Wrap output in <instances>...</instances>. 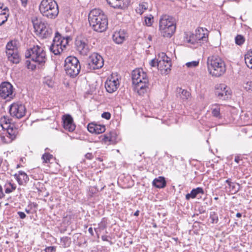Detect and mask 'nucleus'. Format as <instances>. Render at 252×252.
I'll return each mask as SVG.
<instances>
[{
    "mask_svg": "<svg viewBox=\"0 0 252 252\" xmlns=\"http://www.w3.org/2000/svg\"><path fill=\"white\" fill-rule=\"evenodd\" d=\"M90 26L95 32H101L106 30L108 19L102 10L94 9L91 11L88 17Z\"/></svg>",
    "mask_w": 252,
    "mask_h": 252,
    "instance_id": "obj_1",
    "label": "nucleus"
},
{
    "mask_svg": "<svg viewBox=\"0 0 252 252\" xmlns=\"http://www.w3.org/2000/svg\"><path fill=\"white\" fill-rule=\"evenodd\" d=\"M207 65L209 73L212 76L220 77L226 71L224 62L218 56L213 55L208 57Z\"/></svg>",
    "mask_w": 252,
    "mask_h": 252,
    "instance_id": "obj_2",
    "label": "nucleus"
},
{
    "mask_svg": "<svg viewBox=\"0 0 252 252\" xmlns=\"http://www.w3.org/2000/svg\"><path fill=\"white\" fill-rule=\"evenodd\" d=\"M176 21L172 16L168 15L161 16L159 22V31L161 36L171 37L176 29Z\"/></svg>",
    "mask_w": 252,
    "mask_h": 252,
    "instance_id": "obj_3",
    "label": "nucleus"
},
{
    "mask_svg": "<svg viewBox=\"0 0 252 252\" xmlns=\"http://www.w3.org/2000/svg\"><path fill=\"white\" fill-rule=\"evenodd\" d=\"M132 80L139 94H142L147 91L148 88L149 80L146 73L142 69L138 68L133 70Z\"/></svg>",
    "mask_w": 252,
    "mask_h": 252,
    "instance_id": "obj_4",
    "label": "nucleus"
},
{
    "mask_svg": "<svg viewBox=\"0 0 252 252\" xmlns=\"http://www.w3.org/2000/svg\"><path fill=\"white\" fill-rule=\"evenodd\" d=\"M40 13L44 17L55 19L59 14V8L55 0H42L39 6Z\"/></svg>",
    "mask_w": 252,
    "mask_h": 252,
    "instance_id": "obj_5",
    "label": "nucleus"
},
{
    "mask_svg": "<svg viewBox=\"0 0 252 252\" xmlns=\"http://www.w3.org/2000/svg\"><path fill=\"white\" fill-rule=\"evenodd\" d=\"M26 58H30L33 62L41 66L45 63L47 58L46 53L43 47L33 46L28 49L25 53Z\"/></svg>",
    "mask_w": 252,
    "mask_h": 252,
    "instance_id": "obj_6",
    "label": "nucleus"
},
{
    "mask_svg": "<svg viewBox=\"0 0 252 252\" xmlns=\"http://www.w3.org/2000/svg\"><path fill=\"white\" fill-rule=\"evenodd\" d=\"M64 62V69L66 73L71 77H76L79 73L81 69V65L77 58L69 56L65 59Z\"/></svg>",
    "mask_w": 252,
    "mask_h": 252,
    "instance_id": "obj_7",
    "label": "nucleus"
},
{
    "mask_svg": "<svg viewBox=\"0 0 252 252\" xmlns=\"http://www.w3.org/2000/svg\"><path fill=\"white\" fill-rule=\"evenodd\" d=\"M68 38L69 37H67L66 39L62 38L61 34L58 32H56L53 43L50 47V51L56 55L60 54L63 51V49L65 48L66 45L67 44Z\"/></svg>",
    "mask_w": 252,
    "mask_h": 252,
    "instance_id": "obj_8",
    "label": "nucleus"
},
{
    "mask_svg": "<svg viewBox=\"0 0 252 252\" xmlns=\"http://www.w3.org/2000/svg\"><path fill=\"white\" fill-rule=\"evenodd\" d=\"M104 65V60L101 56L94 53L90 56L85 64L88 71L101 68Z\"/></svg>",
    "mask_w": 252,
    "mask_h": 252,
    "instance_id": "obj_9",
    "label": "nucleus"
},
{
    "mask_svg": "<svg viewBox=\"0 0 252 252\" xmlns=\"http://www.w3.org/2000/svg\"><path fill=\"white\" fill-rule=\"evenodd\" d=\"M34 28L43 38H47L52 34L53 31L49 25L44 22L40 21L34 24Z\"/></svg>",
    "mask_w": 252,
    "mask_h": 252,
    "instance_id": "obj_10",
    "label": "nucleus"
},
{
    "mask_svg": "<svg viewBox=\"0 0 252 252\" xmlns=\"http://www.w3.org/2000/svg\"><path fill=\"white\" fill-rule=\"evenodd\" d=\"M76 50L82 55H87L90 50V45H89L87 38L83 37H77L75 40Z\"/></svg>",
    "mask_w": 252,
    "mask_h": 252,
    "instance_id": "obj_11",
    "label": "nucleus"
},
{
    "mask_svg": "<svg viewBox=\"0 0 252 252\" xmlns=\"http://www.w3.org/2000/svg\"><path fill=\"white\" fill-rule=\"evenodd\" d=\"M26 109L22 103L20 102L13 103L10 105L9 112L12 117L20 119L25 115Z\"/></svg>",
    "mask_w": 252,
    "mask_h": 252,
    "instance_id": "obj_12",
    "label": "nucleus"
},
{
    "mask_svg": "<svg viewBox=\"0 0 252 252\" xmlns=\"http://www.w3.org/2000/svg\"><path fill=\"white\" fill-rule=\"evenodd\" d=\"M158 69L164 71V73H168L171 70V63L170 59L164 53H161L159 55Z\"/></svg>",
    "mask_w": 252,
    "mask_h": 252,
    "instance_id": "obj_13",
    "label": "nucleus"
},
{
    "mask_svg": "<svg viewBox=\"0 0 252 252\" xmlns=\"http://www.w3.org/2000/svg\"><path fill=\"white\" fill-rule=\"evenodd\" d=\"M208 31L203 28H200L195 31V34L192 35V38H195L194 41L193 39H191V37L188 40L189 43L194 44L195 41L199 42L201 43V41L203 42L204 41H207L208 39Z\"/></svg>",
    "mask_w": 252,
    "mask_h": 252,
    "instance_id": "obj_14",
    "label": "nucleus"
},
{
    "mask_svg": "<svg viewBox=\"0 0 252 252\" xmlns=\"http://www.w3.org/2000/svg\"><path fill=\"white\" fill-rule=\"evenodd\" d=\"M13 87L9 82H4L0 85V96L4 99L12 98Z\"/></svg>",
    "mask_w": 252,
    "mask_h": 252,
    "instance_id": "obj_15",
    "label": "nucleus"
},
{
    "mask_svg": "<svg viewBox=\"0 0 252 252\" xmlns=\"http://www.w3.org/2000/svg\"><path fill=\"white\" fill-rule=\"evenodd\" d=\"M215 94L219 99L225 100L231 94V90L225 84H221L216 87Z\"/></svg>",
    "mask_w": 252,
    "mask_h": 252,
    "instance_id": "obj_16",
    "label": "nucleus"
},
{
    "mask_svg": "<svg viewBox=\"0 0 252 252\" xmlns=\"http://www.w3.org/2000/svg\"><path fill=\"white\" fill-rule=\"evenodd\" d=\"M119 85L118 77L114 76L112 74L111 77L105 82V87L107 92L113 93L118 89Z\"/></svg>",
    "mask_w": 252,
    "mask_h": 252,
    "instance_id": "obj_17",
    "label": "nucleus"
},
{
    "mask_svg": "<svg viewBox=\"0 0 252 252\" xmlns=\"http://www.w3.org/2000/svg\"><path fill=\"white\" fill-rule=\"evenodd\" d=\"M62 120L63 127L65 130L69 132H72L74 130L76 126L73 123V120L71 115L69 114L63 115Z\"/></svg>",
    "mask_w": 252,
    "mask_h": 252,
    "instance_id": "obj_18",
    "label": "nucleus"
},
{
    "mask_svg": "<svg viewBox=\"0 0 252 252\" xmlns=\"http://www.w3.org/2000/svg\"><path fill=\"white\" fill-rule=\"evenodd\" d=\"M107 2L114 8L123 9L128 4L127 0H106Z\"/></svg>",
    "mask_w": 252,
    "mask_h": 252,
    "instance_id": "obj_19",
    "label": "nucleus"
},
{
    "mask_svg": "<svg viewBox=\"0 0 252 252\" xmlns=\"http://www.w3.org/2000/svg\"><path fill=\"white\" fill-rule=\"evenodd\" d=\"M88 130L93 133L100 134L105 131V127L103 125L92 123L88 125Z\"/></svg>",
    "mask_w": 252,
    "mask_h": 252,
    "instance_id": "obj_20",
    "label": "nucleus"
},
{
    "mask_svg": "<svg viewBox=\"0 0 252 252\" xmlns=\"http://www.w3.org/2000/svg\"><path fill=\"white\" fill-rule=\"evenodd\" d=\"M5 128L7 130V137L10 139L9 142L15 139L18 133V129L15 127L14 125L10 124Z\"/></svg>",
    "mask_w": 252,
    "mask_h": 252,
    "instance_id": "obj_21",
    "label": "nucleus"
},
{
    "mask_svg": "<svg viewBox=\"0 0 252 252\" xmlns=\"http://www.w3.org/2000/svg\"><path fill=\"white\" fill-rule=\"evenodd\" d=\"M101 136L103 142L106 144H114L116 142L117 135L115 131H110Z\"/></svg>",
    "mask_w": 252,
    "mask_h": 252,
    "instance_id": "obj_22",
    "label": "nucleus"
},
{
    "mask_svg": "<svg viewBox=\"0 0 252 252\" xmlns=\"http://www.w3.org/2000/svg\"><path fill=\"white\" fill-rule=\"evenodd\" d=\"M14 176L17 181L18 184L20 185L27 183L29 180V177L27 174L22 171H19L18 173L15 174Z\"/></svg>",
    "mask_w": 252,
    "mask_h": 252,
    "instance_id": "obj_23",
    "label": "nucleus"
},
{
    "mask_svg": "<svg viewBox=\"0 0 252 252\" xmlns=\"http://www.w3.org/2000/svg\"><path fill=\"white\" fill-rule=\"evenodd\" d=\"M153 185L157 188H164L166 185V182L163 177L159 176L153 180Z\"/></svg>",
    "mask_w": 252,
    "mask_h": 252,
    "instance_id": "obj_24",
    "label": "nucleus"
},
{
    "mask_svg": "<svg viewBox=\"0 0 252 252\" xmlns=\"http://www.w3.org/2000/svg\"><path fill=\"white\" fill-rule=\"evenodd\" d=\"M7 58L9 61L13 63H18L20 61V56L17 52V51L15 52H12L10 53L9 52L6 54Z\"/></svg>",
    "mask_w": 252,
    "mask_h": 252,
    "instance_id": "obj_25",
    "label": "nucleus"
},
{
    "mask_svg": "<svg viewBox=\"0 0 252 252\" xmlns=\"http://www.w3.org/2000/svg\"><path fill=\"white\" fill-rule=\"evenodd\" d=\"M199 194H204V191L202 188L198 187L196 189H192L190 193H188L186 195V199L189 200L190 198H194L197 197Z\"/></svg>",
    "mask_w": 252,
    "mask_h": 252,
    "instance_id": "obj_26",
    "label": "nucleus"
},
{
    "mask_svg": "<svg viewBox=\"0 0 252 252\" xmlns=\"http://www.w3.org/2000/svg\"><path fill=\"white\" fill-rule=\"evenodd\" d=\"M125 39L124 31L116 32L113 35V40L117 44L122 43Z\"/></svg>",
    "mask_w": 252,
    "mask_h": 252,
    "instance_id": "obj_27",
    "label": "nucleus"
},
{
    "mask_svg": "<svg viewBox=\"0 0 252 252\" xmlns=\"http://www.w3.org/2000/svg\"><path fill=\"white\" fill-rule=\"evenodd\" d=\"M211 113L213 117H216L219 119L221 118V116L220 113V106L219 104H213L211 106Z\"/></svg>",
    "mask_w": 252,
    "mask_h": 252,
    "instance_id": "obj_28",
    "label": "nucleus"
},
{
    "mask_svg": "<svg viewBox=\"0 0 252 252\" xmlns=\"http://www.w3.org/2000/svg\"><path fill=\"white\" fill-rule=\"evenodd\" d=\"M176 91L179 94L180 98L184 100H187L190 97V93L186 90L182 89L181 88H177Z\"/></svg>",
    "mask_w": 252,
    "mask_h": 252,
    "instance_id": "obj_29",
    "label": "nucleus"
},
{
    "mask_svg": "<svg viewBox=\"0 0 252 252\" xmlns=\"http://www.w3.org/2000/svg\"><path fill=\"white\" fill-rule=\"evenodd\" d=\"M6 54H7L9 52L12 53V52H15L17 51V49L16 47L15 43L13 44V41H9L7 43L6 46Z\"/></svg>",
    "mask_w": 252,
    "mask_h": 252,
    "instance_id": "obj_30",
    "label": "nucleus"
},
{
    "mask_svg": "<svg viewBox=\"0 0 252 252\" xmlns=\"http://www.w3.org/2000/svg\"><path fill=\"white\" fill-rule=\"evenodd\" d=\"M43 83L49 88H53L54 85V82L53 80V78L50 76L45 77L44 79Z\"/></svg>",
    "mask_w": 252,
    "mask_h": 252,
    "instance_id": "obj_31",
    "label": "nucleus"
},
{
    "mask_svg": "<svg viewBox=\"0 0 252 252\" xmlns=\"http://www.w3.org/2000/svg\"><path fill=\"white\" fill-rule=\"evenodd\" d=\"M53 156L48 153H45L43 154L41 158L43 163H50L51 159H53Z\"/></svg>",
    "mask_w": 252,
    "mask_h": 252,
    "instance_id": "obj_32",
    "label": "nucleus"
},
{
    "mask_svg": "<svg viewBox=\"0 0 252 252\" xmlns=\"http://www.w3.org/2000/svg\"><path fill=\"white\" fill-rule=\"evenodd\" d=\"M147 8L148 3L146 2H142L139 4V7L136 9V11L140 14H142Z\"/></svg>",
    "mask_w": 252,
    "mask_h": 252,
    "instance_id": "obj_33",
    "label": "nucleus"
},
{
    "mask_svg": "<svg viewBox=\"0 0 252 252\" xmlns=\"http://www.w3.org/2000/svg\"><path fill=\"white\" fill-rule=\"evenodd\" d=\"M10 120L6 117L1 118L0 120V124L3 128H5L9 125L11 124L10 122Z\"/></svg>",
    "mask_w": 252,
    "mask_h": 252,
    "instance_id": "obj_34",
    "label": "nucleus"
},
{
    "mask_svg": "<svg viewBox=\"0 0 252 252\" xmlns=\"http://www.w3.org/2000/svg\"><path fill=\"white\" fill-rule=\"evenodd\" d=\"M7 185H8L9 187H7L5 189V192L6 193H10L12 192L13 191L15 190L16 188V185L10 182L8 183Z\"/></svg>",
    "mask_w": 252,
    "mask_h": 252,
    "instance_id": "obj_35",
    "label": "nucleus"
},
{
    "mask_svg": "<svg viewBox=\"0 0 252 252\" xmlns=\"http://www.w3.org/2000/svg\"><path fill=\"white\" fill-rule=\"evenodd\" d=\"M235 40L236 44L239 45L243 44L245 41L244 37L241 35H237Z\"/></svg>",
    "mask_w": 252,
    "mask_h": 252,
    "instance_id": "obj_36",
    "label": "nucleus"
},
{
    "mask_svg": "<svg viewBox=\"0 0 252 252\" xmlns=\"http://www.w3.org/2000/svg\"><path fill=\"white\" fill-rule=\"evenodd\" d=\"M210 218L211 220L212 223H217L219 219L218 215L215 212H212L210 214Z\"/></svg>",
    "mask_w": 252,
    "mask_h": 252,
    "instance_id": "obj_37",
    "label": "nucleus"
},
{
    "mask_svg": "<svg viewBox=\"0 0 252 252\" xmlns=\"http://www.w3.org/2000/svg\"><path fill=\"white\" fill-rule=\"evenodd\" d=\"M3 4H2L1 5V6H0V9H2V11L0 13V17H1V16H3V15H4V16L8 15L9 16V14L8 13V12L9 11L8 8L7 7H5L3 8Z\"/></svg>",
    "mask_w": 252,
    "mask_h": 252,
    "instance_id": "obj_38",
    "label": "nucleus"
},
{
    "mask_svg": "<svg viewBox=\"0 0 252 252\" xmlns=\"http://www.w3.org/2000/svg\"><path fill=\"white\" fill-rule=\"evenodd\" d=\"M246 90L250 93H252V81L247 82L244 86Z\"/></svg>",
    "mask_w": 252,
    "mask_h": 252,
    "instance_id": "obj_39",
    "label": "nucleus"
},
{
    "mask_svg": "<svg viewBox=\"0 0 252 252\" xmlns=\"http://www.w3.org/2000/svg\"><path fill=\"white\" fill-rule=\"evenodd\" d=\"M199 64V61H192V62H188L187 63H186V65L188 67H196Z\"/></svg>",
    "mask_w": 252,
    "mask_h": 252,
    "instance_id": "obj_40",
    "label": "nucleus"
},
{
    "mask_svg": "<svg viewBox=\"0 0 252 252\" xmlns=\"http://www.w3.org/2000/svg\"><path fill=\"white\" fill-rule=\"evenodd\" d=\"M245 61L247 66L252 69V59H249V57H245Z\"/></svg>",
    "mask_w": 252,
    "mask_h": 252,
    "instance_id": "obj_41",
    "label": "nucleus"
},
{
    "mask_svg": "<svg viewBox=\"0 0 252 252\" xmlns=\"http://www.w3.org/2000/svg\"><path fill=\"white\" fill-rule=\"evenodd\" d=\"M153 19V17H147L145 18V22L146 25L147 26H150L152 25Z\"/></svg>",
    "mask_w": 252,
    "mask_h": 252,
    "instance_id": "obj_42",
    "label": "nucleus"
},
{
    "mask_svg": "<svg viewBox=\"0 0 252 252\" xmlns=\"http://www.w3.org/2000/svg\"><path fill=\"white\" fill-rule=\"evenodd\" d=\"M159 59L156 60L153 59L150 62V65L152 67L157 66L158 67V61Z\"/></svg>",
    "mask_w": 252,
    "mask_h": 252,
    "instance_id": "obj_43",
    "label": "nucleus"
},
{
    "mask_svg": "<svg viewBox=\"0 0 252 252\" xmlns=\"http://www.w3.org/2000/svg\"><path fill=\"white\" fill-rule=\"evenodd\" d=\"M8 15H3L0 17V26L7 21Z\"/></svg>",
    "mask_w": 252,
    "mask_h": 252,
    "instance_id": "obj_44",
    "label": "nucleus"
},
{
    "mask_svg": "<svg viewBox=\"0 0 252 252\" xmlns=\"http://www.w3.org/2000/svg\"><path fill=\"white\" fill-rule=\"evenodd\" d=\"M101 117L106 120H109L111 118V114L109 112H103L101 115Z\"/></svg>",
    "mask_w": 252,
    "mask_h": 252,
    "instance_id": "obj_45",
    "label": "nucleus"
},
{
    "mask_svg": "<svg viewBox=\"0 0 252 252\" xmlns=\"http://www.w3.org/2000/svg\"><path fill=\"white\" fill-rule=\"evenodd\" d=\"M56 251V247H48L45 248V252H53Z\"/></svg>",
    "mask_w": 252,
    "mask_h": 252,
    "instance_id": "obj_46",
    "label": "nucleus"
},
{
    "mask_svg": "<svg viewBox=\"0 0 252 252\" xmlns=\"http://www.w3.org/2000/svg\"><path fill=\"white\" fill-rule=\"evenodd\" d=\"M68 241V238L67 237H63L61 238V241L63 244L64 247H66V243Z\"/></svg>",
    "mask_w": 252,
    "mask_h": 252,
    "instance_id": "obj_47",
    "label": "nucleus"
},
{
    "mask_svg": "<svg viewBox=\"0 0 252 252\" xmlns=\"http://www.w3.org/2000/svg\"><path fill=\"white\" fill-rule=\"evenodd\" d=\"M85 158L89 160L92 159L94 158V156L91 153H88L85 155Z\"/></svg>",
    "mask_w": 252,
    "mask_h": 252,
    "instance_id": "obj_48",
    "label": "nucleus"
},
{
    "mask_svg": "<svg viewBox=\"0 0 252 252\" xmlns=\"http://www.w3.org/2000/svg\"><path fill=\"white\" fill-rule=\"evenodd\" d=\"M21 5L23 7H26L28 4V0H20Z\"/></svg>",
    "mask_w": 252,
    "mask_h": 252,
    "instance_id": "obj_49",
    "label": "nucleus"
},
{
    "mask_svg": "<svg viewBox=\"0 0 252 252\" xmlns=\"http://www.w3.org/2000/svg\"><path fill=\"white\" fill-rule=\"evenodd\" d=\"M5 194L3 191L2 186L0 185V199L4 198Z\"/></svg>",
    "mask_w": 252,
    "mask_h": 252,
    "instance_id": "obj_50",
    "label": "nucleus"
},
{
    "mask_svg": "<svg viewBox=\"0 0 252 252\" xmlns=\"http://www.w3.org/2000/svg\"><path fill=\"white\" fill-rule=\"evenodd\" d=\"M17 214H18L19 217L22 219H25L26 217V214L23 212H18Z\"/></svg>",
    "mask_w": 252,
    "mask_h": 252,
    "instance_id": "obj_51",
    "label": "nucleus"
},
{
    "mask_svg": "<svg viewBox=\"0 0 252 252\" xmlns=\"http://www.w3.org/2000/svg\"><path fill=\"white\" fill-rule=\"evenodd\" d=\"M245 57H249V59H252V50L249 51L245 55Z\"/></svg>",
    "mask_w": 252,
    "mask_h": 252,
    "instance_id": "obj_52",
    "label": "nucleus"
},
{
    "mask_svg": "<svg viewBox=\"0 0 252 252\" xmlns=\"http://www.w3.org/2000/svg\"><path fill=\"white\" fill-rule=\"evenodd\" d=\"M241 160H242V158L239 156H236L234 159V161L237 163H239V161Z\"/></svg>",
    "mask_w": 252,
    "mask_h": 252,
    "instance_id": "obj_53",
    "label": "nucleus"
},
{
    "mask_svg": "<svg viewBox=\"0 0 252 252\" xmlns=\"http://www.w3.org/2000/svg\"><path fill=\"white\" fill-rule=\"evenodd\" d=\"M107 237H108L106 235H103L101 236V239L103 241H109Z\"/></svg>",
    "mask_w": 252,
    "mask_h": 252,
    "instance_id": "obj_54",
    "label": "nucleus"
},
{
    "mask_svg": "<svg viewBox=\"0 0 252 252\" xmlns=\"http://www.w3.org/2000/svg\"><path fill=\"white\" fill-rule=\"evenodd\" d=\"M225 183H226L228 185L229 187H231L232 182H231L230 179H228L226 180L225 181Z\"/></svg>",
    "mask_w": 252,
    "mask_h": 252,
    "instance_id": "obj_55",
    "label": "nucleus"
},
{
    "mask_svg": "<svg viewBox=\"0 0 252 252\" xmlns=\"http://www.w3.org/2000/svg\"><path fill=\"white\" fill-rule=\"evenodd\" d=\"M88 231L92 236L94 235L93 229L92 227H90L88 229Z\"/></svg>",
    "mask_w": 252,
    "mask_h": 252,
    "instance_id": "obj_56",
    "label": "nucleus"
},
{
    "mask_svg": "<svg viewBox=\"0 0 252 252\" xmlns=\"http://www.w3.org/2000/svg\"><path fill=\"white\" fill-rule=\"evenodd\" d=\"M235 186H236V184L235 183H232L231 187L230 188H232V189H235Z\"/></svg>",
    "mask_w": 252,
    "mask_h": 252,
    "instance_id": "obj_57",
    "label": "nucleus"
},
{
    "mask_svg": "<svg viewBox=\"0 0 252 252\" xmlns=\"http://www.w3.org/2000/svg\"><path fill=\"white\" fill-rule=\"evenodd\" d=\"M242 216V214L240 213H237L236 214V217L238 218H240Z\"/></svg>",
    "mask_w": 252,
    "mask_h": 252,
    "instance_id": "obj_58",
    "label": "nucleus"
},
{
    "mask_svg": "<svg viewBox=\"0 0 252 252\" xmlns=\"http://www.w3.org/2000/svg\"><path fill=\"white\" fill-rule=\"evenodd\" d=\"M134 216H137L139 215V211H136L135 213H134Z\"/></svg>",
    "mask_w": 252,
    "mask_h": 252,
    "instance_id": "obj_59",
    "label": "nucleus"
},
{
    "mask_svg": "<svg viewBox=\"0 0 252 252\" xmlns=\"http://www.w3.org/2000/svg\"><path fill=\"white\" fill-rule=\"evenodd\" d=\"M25 211H26V212L27 213H28V214H30V213H31V211H30V210H28V209H25Z\"/></svg>",
    "mask_w": 252,
    "mask_h": 252,
    "instance_id": "obj_60",
    "label": "nucleus"
},
{
    "mask_svg": "<svg viewBox=\"0 0 252 252\" xmlns=\"http://www.w3.org/2000/svg\"><path fill=\"white\" fill-rule=\"evenodd\" d=\"M2 160H3L2 158H0V166H1V163H2Z\"/></svg>",
    "mask_w": 252,
    "mask_h": 252,
    "instance_id": "obj_61",
    "label": "nucleus"
},
{
    "mask_svg": "<svg viewBox=\"0 0 252 252\" xmlns=\"http://www.w3.org/2000/svg\"><path fill=\"white\" fill-rule=\"evenodd\" d=\"M148 39H149L150 40H152V37H151V36H150H150L148 37Z\"/></svg>",
    "mask_w": 252,
    "mask_h": 252,
    "instance_id": "obj_62",
    "label": "nucleus"
},
{
    "mask_svg": "<svg viewBox=\"0 0 252 252\" xmlns=\"http://www.w3.org/2000/svg\"><path fill=\"white\" fill-rule=\"evenodd\" d=\"M19 167H20V165L18 164V165H17V167H16V168H19Z\"/></svg>",
    "mask_w": 252,
    "mask_h": 252,
    "instance_id": "obj_63",
    "label": "nucleus"
}]
</instances>
